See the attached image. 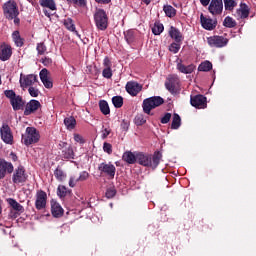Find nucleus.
Masks as SVG:
<instances>
[{"instance_id": "nucleus-1", "label": "nucleus", "mask_w": 256, "mask_h": 256, "mask_svg": "<svg viewBox=\"0 0 256 256\" xmlns=\"http://www.w3.org/2000/svg\"><path fill=\"white\" fill-rule=\"evenodd\" d=\"M3 11L6 19L14 20V25H19V9L15 1H8L3 5Z\"/></svg>"}, {"instance_id": "nucleus-2", "label": "nucleus", "mask_w": 256, "mask_h": 256, "mask_svg": "<svg viewBox=\"0 0 256 256\" xmlns=\"http://www.w3.org/2000/svg\"><path fill=\"white\" fill-rule=\"evenodd\" d=\"M163 103H165V101L161 96H153L143 100L142 109L146 115H153L151 110L163 105Z\"/></svg>"}, {"instance_id": "nucleus-3", "label": "nucleus", "mask_w": 256, "mask_h": 256, "mask_svg": "<svg viewBox=\"0 0 256 256\" xmlns=\"http://www.w3.org/2000/svg\"><path fill=\"white\" fill-rule=\"evenodd\" d=\"M5 97L9 99L10 105L13 108V111H21L25 106V101H23V97L17 95L13 90H6L4 92Z\"/></svg>"}, {"instance_id": "nucleus-4", "label": "nucleus", "mask_w": 256, "mask_h": 256, "mask_svg": "<svg viewBox=\"0 0 256 256\" xmlns=\"http://www.w3.org/2000/svg\"><path fill=\"white\" fill-rule=\"evenodd\" d=\"M39 139H41V135L35 127H27L25 133L22 135V142L27 147L33 145V143H39Z\"/></svg>"}, {"instance_id": "nucleus-5", "label": "nucleus", "mask_w": 256, "mask_h": 256, "mask_svg": "<svg viewBox=\"0 0 256 256\" xmlns=\"http://www.w3.org/2000/svg\"><path fill=\"white\" fill-rule=\"evenodd\" d=\"M94 21L97 29L100 31H105L109 25V19L107 18V13H105V10L98 9L94 14Z\"/></svg>"}, {"instance_id": "nucleus-6", "label": "nucleus", "mask_w": 256, "mask_h": 256, "mask_svg": "<svg viewBox=\"0 0 256 256\" xmlns=\"http://www.w3.org/2000/svg\"><path fill=\"white\" fill-rule=\"evenodd\" d=\"M98 170L100 171L101 175H105L108 177V179H114L117 168H115V165H113L111 162H102L99 164Z\"/></svg>"}, {"instance_id": "nucleus-7", "label": "nucleus", "mask_w": 256, "mask_h": 256, "mask_svg": "<svg viewBox=\"0 0 256 256\" xmlns=\"http://www.w3.org/2000/svg\"><path fill=\"white\" fill-rule=\"evenodd\" d=\"M41 7H44L43 13L46 17H51L55 15V11H57V4H55V0H40Z\"/></svg>"}, {"instance_id": "nucleus-8", "label": "nucleus", "mask_w": 256, "mask_h": 256, "mask_svg": "<svg viewBox=\"0 0 256 256\" xmlns=\"http://www.w3.org/2000/svg\"><path fill=\"white\" fill-rule=\"evenodd\" d=\"M20 87L25 91L27 87H33L35 83H37V75L35 74H28V75H20Z\"/></svg>"}, {"instance_id": "nucleus-9", "label": "nucleus", "mask_w": 256, "mask_h": 256, "mask_svg": "<svg viewBox=\"0 0 256 256\" xmlns=\"http://www.w3.org/2000/svg\"><path fill=\"white\" fill-rule=\"evenodd\" d=\"M12 181L16 185H20L21 183H25V181H27V173L25 172V168L23 166H19L15 169L12 176Z\"/></svg>"}, {"instance_id": "nucleus-10", "label": "nucleus", "mask_w": 256, "mask_h": 256, "mask_svg": "<svg viewBox=\"0 0 256 256\" xmlns=\"http://www.w3.org/2000/svg\"><path fill=\"white\" fill-rule=\"evenodd\" d=\"M35 207L38 211L47 207V193H45V191L39 190L36 193Z\"/></svg>"}, {"instance_id": "nucleus-11", "label": "nucleus", "mask_w": 256, "mask_h": 256, "mask_svg": "<svg viewBox=\"0 0 256 256\" xmlns=\"http://www.w3.org/2000/svg\"><path fill=\"white\" fill-rule=\"evenodd\" d=\"M1 139L6 143L7 145H13V134L11 133V128L9 125L4 124L1 129Z\"/></svg>"}, {"instance_id": "nucleus-12", "label": "nucleus", "mask_w": 256, "mask_h": 256, "mask_svg": "<svg viewBox=\"0 0 256 256\" xmlns=\"http://www.w3.org/2000/svg\"><path fill=\"white\" fill-rule=\"evenodd\" d=\"M40 81H42L46 89H53V81H51V75L47 68H43L39 73Z\"/></svg>"}, {"instance_id": "nucleus-13", "label": "nucleus", "mask_w": 256, "mask_h": 256, "mask_svg": "<svg viewBox=\"0 0 256 256\" xmlns=\"http://www.w3.org/2000/svg\"><path fill=\"white\" fill-rule=\"evenodd\" d=\"M190 103L192 107H196V109H205L207 107V98L203 95H196L191 97Z\"/></svg>"}, {"instance_id": "nucleus-14", "label": "nucleus", "mask_w": 256, "mask_h": 256, "mask_svg": "<svg viewBox=\"0 0 256 256\" xmlns=\"http://www.w3.org/2000/svg\"><path fill=\"white\" fill-rule=\"evenodd\" d=\"M87 179H89V172L87 171H83L79 174V176L76 175H71L68 185L69 187H76L77 183H79L80 181H87Z\"/></svg>"}, {"instance_id": "nucleus-15", "label": "nucleus", "mask_w": 256, "mask_h": 256, "mask_svg": "<svg viewBox=\"0 0 256 256\" xmlns=\"http://www.w3.org/2000/svg\"><path fill=\"white\" fill-rule=\"evenodd\" d=\"M228 43L229 40L222 36H214L208 38V44L210 47H225Z\"/></svg>"}, {"instance_id": "nucleus-16", "label": "nucleus", "mask_w": 256, "mask_h": 256, "mask_svg": "<svg viewBox=\"0 0 256 256\" xmlns=\"http://www.w3.org/2000/svg\"><path fill=\"white\" fill-rule=\"evenodd\" d=\"M208 9L212 15H221L223 12V0H212Z\"/></svg>"}, {"instance_id": "nucleus-17", "label": "nucleus", "mask_w": 256, "mask_h": 256, "mask_svg": "<svg viewBox=\"0 0 256 256\" xmlns=\"http://www.w3.org/2000/svg\"><path fill=\"white\" fill-rule=\"evenodd\" d=\"M166 89L170 93H177V89H179V77L171 76L165 83Z\"/></svg>"}, {"instance_id": "nucleus-18", "label": "nucleus", "mask_w": 256, "mask_h": 256, "mask_svg": "<svg viewBox=\"0 0 256 256\" xmlns=\"http://www.w3.org/2000/svg\"><path fill=\"white\" fill-rule=\"evenodd\" d=\"M13 169V164L11 162L0 159V179H5L7 173H13Z\"/></svg>"}, {"instance_id": "nucleus-19", "label": "nucleus", "mask_w": 256, "mask_h": 256, "mask_svg": "<svg viewBox=\"0 0 256 256\" xmlns=\"http://www.w3.org/2000/svg\"><path fill=\"white\" fill-rule=\"evenodd\" d=\"M234 17L239 19H247L249 17V6L245 3H241L240 7L234 12Z\"/></svg>"}, {"instance_id": "nucleus-20", "label": "nucleus", "mask_w": 256, "mask_h": 256, "mask_svg": "<svg viewBox=\"0 0 256 256\" xmlns=\"http://www.w3.org/2000/svg\"><path fill=\"white\" fill-rule=\"evenodd\" d=\"M141 89H143V86L137 82H128L126 84V91L129 95H132V97L137 96Z\"/></svg>"}, {"instance_id": "nucleus-21", "label": "nucleus", "mask_w": 256, "mask_h": 256, "mask_svg": "<svg viewBox=\"0 0 256 256\" xmlns=\"http://www.w3.org/2000/svg\"><path fill=\"white\" fill-rule=\"evenodd\" d=\"M200 21L203 29H206L207 31H213L215 27H217V22L213 21L211 18H207L201 14Z\"/></svg>"}, {"instance_id": "nucleus-22", "label": "nucleus", "mask_w": 256, "mask_h": 256, "mask_svg": "<svg viewBox=\"0 0 256 256\" xmlns=\"http://www.w3.org/2000/svg\"><path fill=\"white\" fill-rule=\"evenodd\" d=\"M40 107H41V102L37 100H30L26 104L24 115H31V113H35V111H37V109H39Z\"/></svg>"}, {"instance_id": "nucleus-23", "label": "nucleus", "mask_w": 256, "mask_h": 256, "mask_svg": "<svg viewBox=\"0 0 256 256\" xmlns=\"http://www.w3.org/2000/svg\"><path fill=\"white\" fill-rule=\"evenodd\" d=\"M51 211L54 217H62L63 216V207L59 202L52 200L51 201Z\"/></svg>"}, {"instance_id": "nucleus-24", "label": "nucleus", "mask_w": 256, "mask_h": 256, "mask_svg": "<svg viewBox=\"0 0 256 256\" xmlns=\"http://www.w3.org/2000/svg\"><path fill=\"white\" fill-rule=\"evenodd\" d=\"M177 69L178 71H180V73H184V75H190V73H193V71H195V65L190 64L186 66L183 63H178Z\"/></svg>"}, {"instance_id": "nucleus-25", "label": "nucleus", "mask_w": 256, "mask_h": 256, "mask_svg": "<svg viewBox=\"0 0 256 256\" xmlns=\"http://www.w3.org/2000/svg\"><path fill=\"white\" fill-rule=\"evenodd\" d=\"M9 57H11V47L4 44L0 47V59L1 61H7Z\"/></svg>"}, {"instance_id": "nucleus-26", "label": "nucleus", "mask_w": 256, "mask_h": 256, "mask_svg": "<svg viewBox=\"0 0 256 256\" xmlns=\"http://www.w3.org/2000/svg\"><path fill=\"white\" fill-rule=\"evenodd\" d=\"M137 161L140 165H143L144 167H150L151 156L145 155L143 153L137 154Z\"/></svg>"}, {"instance_id": "nucleus-27", "label": "nucleus", "mask_w": 256, "mask_h": 256, "mask_svg": "<svg viewBox=\"0 0 256 256\" xmlns=\"http://www.w3.org/2000/svg\"><path fill=\"white\" fill-rule=\"evenodd\" d=\"M169 35L172 39L176 41V43H181V41H183V36L181 35V32L175 27L170 28Z\"/></svg>"}, {"instance_id": "nucleus-28", "label": "nucleus", "mask_w": 256, "mask_h": 256, "mask_svg": "<svg viewBox=\"0 0 256 256\" xmlns=\"http://www.w3.org/2000/svg\"><path fill=\"white\" fill-rule=\"evenodd\" d=\"M64 26L66 27V29H68V31H71L72 33H75V35L80 37L79 32H77V30L75 29V23L73 22V19L71 18L64 19Z\"/></svg>"}, {"instance_id": "nucleus-29", "label": "nucleus", "mask_w": 256, "mask_h": 256, "mask_svg": "<svg viewBox=\"0 0 256 256\" xmlns=\"http://www.w3.org/2000/svg\"><path fill=\"white\" fill-rule=\"evenodd\" d=\"M162 157L163 154H161V152H156L151 158V165L149 167H151L152 169H157Z\"/></svg>"}, {"instance_id": "nucleus-30", "label": "nucleus", "mask_w": 256, "mask_h": 256, "mask_svg": "<svg viewBox=\"0 0 256 256\" xmlns=\"http://www.w3.org/2000/svg\"><path fill=\"white\" fill-rule=\"evenodd\" d=\"M123 161L129 163V165H133L137 161V156L132 152H125L122 156Z\"/></svg>"}, {"instance_id": "nucleus-31", "label": "nucleus", "mask_w": 256, "mask_h": 256, "mask_svg": "<svg viewBox=\"0 0 256 256\" xmlns=\"http://www.w3.org/2000/svg\"><path fill=\"white\" fill-rule=\"evenodd\" d=\"M64 125L68 131H73L77 125V120H75L73 117H67L64 119Z\"/></svg>"}, {"instance_id": "nucleus-32", "label": "nucleus", "mask_w": 256, "mask_h": 256, "mask_svg": "<svg viewBox=\"0 0 256 256\" xmlns=\"http://www.w3.org/2000/svg\"><path fill=\"white\" fill-rule=\"evenodd\" d=\"M99 107H100V111H101V113H103V115H109V113H111V109L109 108V103H107V101L101 100L99 102Z\"/></svg>"}, {"instance_id": "nucleus-33", "label": "nucleus", "mask_w": 256, "mask_h": 256, "mask_svg": "<svg viewBox=\"0 0 256 256\" xmlns=\"http://www.w3.org/2000/svg\"><path fill=\"white\" fill-rule=\"evenodd\" d=\"M163 11L166 17H175V15H177V10H175V8H173L171 5H165L163 7Z\"/></svg>"}, {"instance_id": "nucleus-34", "label": "nucleus", "mask_w": 256, "mask_h": 256, "mask_svg": "<svg viewBox=\"0 0 256 256\" xmlns=\"http://www.w3.org/2000/svg\"><path fill=\"white\" fill-rule=\"evenodd\" d=\"M12 38L16 47H23V39L21 38L19 31H14L12 34Z\"/></svg>"}, {"instance_id": "nucleus-35", "label": "nucleus", "mask_w": 256, "mask_h": 256, "mask_svg": "<svg viewBox=\"0 0 256 256\" xmlns=\"http://www.w3.org/2000/svg\"><path fill=\"white\" fill-rule=\"evenodd\" d=\"M63 157L64 159H74L75 158V152H73V148L71 146L66 147L63 151Z\"/></svg>"}, {"instance_id": "nucleus-36", "label": "nucleus", "mask_w": 256, "mask_h": 256, "mask_svg": "<svg viewBox=\"0 0 256 256\" xmlns=\"http://www.w3.org/2000/svg\"><path fill=\"white\" fill-rule=\"evenodd\" d=\"M211 69H213V64H211L209 61H204L198 66V71L207 72L211 71Z\"/></svg>"}, {"instance_id": "nucleus-37", "label": "nucleus", "mask_w": 256, "mask_h": 256, "mask_svg": "<svg viewBox=\"0 0 256 256\" xmlns=\"http://www.w3.org/2000/svg\"><path fill=\"white\" fill-rule=\"evenodd\" d=\"M171 127L172 129H179V127H181V116H179V114L173 115Z\"/></svg>"}, {"instance_id": "nucleus-38", "label": "nucleus", "mask_w": 256, "mask_h": 256, "mask_svg": "<svg viewBox=\"0 0 256 256\" xmlns=\"http://www.w3.org/2000/svg\"><path fill=\"white\" fill-rule=\"evenodd\" d=\"M224 6L226 11H233L237 7V2L235 0H224Z\"/></svg>"}, {"instance_id": "nucleus-39", "label": "nucleus", "mask_w": 256, "mask_h": 256, "mask_svg": "<svg viewBox=\"0 0 256 256\" xmlns=\"http://www.w3.org/2000/svg\"><path fill=\"white\" fill-rule=\"evenodd\" d=\"M69 193V189L63 185H59L57 188V195L60 198L67 197V194Z\"/></svg>"}, {"instance_id": "nucleus-40", "label": "nucleus", "mask_w": 256, "mask_h": 256, "mask_svg": "<svg viewBox=\"0 0 256 256\" xmlns=\"http://www.w3.org/2000/svg\"><path fill=\"white\" fill-rule=\"evenodd\" d=\"M8 203L11 207L14 208L15 211H23V206L19 204V202H17L15 199H8Z\"/></svg>"}, {"instance_id": "nucleus-41", "label": "nucleus", "mask_w": 256, "mask_h": 256, "mask_svg": "<svg viewBox=\"0 0 256 256\" xmlns=\"http://www.w3.org/2000/svg\"><path fill=\"white\" fill-rule=\"evenodd\" d=\"M223 25H224V27H228L229 29H231V28L235 27V25H237V22H235V20L233 18L227 16L224 19Z\"/></svg>"}, {"instance_id": "nucleus-42", "label": "nucleus", "mask_w": 256, "mask_h": 256, "mask_svg": "<svg viewBox=\"0 0 256 256\" xmlns=\"http://www.w3.org/2000/svg\"><path fill=\"white\" fill-rule=\"evenodd\" d=\"M112 103H113L114 107H116L117 109L123 107V97H121V96H114L112 98Z\"/></svg>"}, {"instance_id": "nucleus-43", "label": "nucleus", "mask_w": 256, "mask_h": 256, "mask_svg": "<svg viewBox=\"0 0 256 256\" xmlns=\"http://www.w3.org/2000/svg\"><path fill=\"white\" fill-rule=\"evenodd\" d=\"M54 175L58 181H65L67 179L65 172L59 168L55 170Z\"/></svg>"}, {"instance_id": "nucleus-44", "label": "nucleus", "mask_w": 256, "mask_h": 256, "mask_svg": "<svg viewBox=\"0 0 256 256\" xmlns=\"http://www.w3.org/2000/svg\"><path fill=\"white\" fill-rule=\"evenodd\" d=\"M36 51L38 55H45V53H47V46L45 45V43L40 42L36 46Z\"/></svg>"}, {"instance_id": "nucleus-45", "label": "nucleus", "mask_w": 256, "mask_h": 256, "mask_svg": "<svg viewBox=\"0 0 256 256\" xmlns=\"http://www.w3.org/2000/svg\"><path fill=\"white\" fill-rule=\"evenodd\" d=\"M165 28L163 27V24H159L157 23L156 25H154V27L152 28V33H154L155 35H161V33H163V30Z\"/></svg>"}, {"instance_id": "nucleus-46", "label": "nucleus", "mask_w": 256, "mask_h": 256, "mask_svg": "<svg viewBox=\"0 0 256 256\" xmlns=\"http://www.w3.org/2000/svg\"><path fill=\"white\" fill-rule=\"evenodd\" d=\"M179 49H181V44H179V42H174L169 47L171 53H179Z\"/></svg>"}, {"instance_id": "nucleus-47", "label": "nucleus", "mask_w": 256, "mask_h": 256, "mask_svg": "<svg viewBox=\"0 0 256 256\" xmlns=\"http://www.w3.org/2000/svg\"><path fill=\"white\" fill-rule=\"evenodd\" d=\"M125 39L127 43H133V37H134V32L133 30H128L124 32Z\"/></svg>"}, {"instance_id": "nucleus-48", "label": "nucleus", "mask_w": 256, "mask_h": 256, "mask_svg": "<svg viewBox=\"0 0 256 256\" xmlns=\"http://www.w3.org/2000/svg\"><path fill=\"white\" fill-rule=\"evenodd\" d=\"M40 63H42V65H44V67H50V65H53V59L45 56L40 60Z\"/></svg>"}, {"instance_id": "nucleus-49", "label": "nucleus", "mask_w": 256, "mask_h": 256, "mask_svg": "<svg viewBox=\"0 0 256 256\" xmlns=\"http://www.w3.org/2000/svg\"><path fill=\"white\" fill-rule=\"evenodd\" d=\"M28 92L31 97H39V89H37L33 86H30L28 88Z\"/></svg>"}, {"instance_id": "nucleus-50", "label": "nucleus", "mask_w": 256, "mask_h": 256, "mask_svg": "<svg viewBox=\"0 0 256 256\" xmlns=\"http://www.w3.org/2000/svg\"><path fill=\"white\" fill-rule=\"evenodd\" d=\"M117 194V190L115 188H108L106 191L107 199H113V197Z\"/></svg>"}, {"instance_id": "nucleus-51", "label": "nucleus", "mask_w": 256, "mask_h": 256, "mask_svg": "<svg viewBox=\"0 0 256 256\" xmlns=\"http://www.w3.org/2000/svg\"><path fill=\"white\" fill-rule=\"evenodd\" d=\"M102 75L105 79H111L113 77V71H111V68H104Z\"/></svg>"}, {"instance_id": "nucleus-52", "label": "nucleus", "mask_w": 256, "mask_h": 256, "mask_svg": "<svg viewBox=\"0 0 256 256\" xmlns=\"http://www.w3.org/2000/svg\"><path fill=\"white\" fill-rule=\"evenodd\" d=\"M103 150L105 153H108V155H111V153H113V146L110 143L105 142L103 144Z\"/></svg>"}, {"instance_id": "nucleus-53", "label": "nucleus", "mask_w": 256, "mask_h": 256, "mask_svg": "<svg viewBox=\"0 0 256 256\" xmlns=\"http://www.w3.org/2000/svg\"><path fill=\"white\" fill-rule=\"evenodd\" d=\"M136 125H145L147 123V120L142 115H139L135 118Z\"/></svg>"}, {"instance_id": "nucleus-54", "label": "nucleus", "mask_w": 256, "mask_h": 256, "mask_svg": "<svg viewBox=\"0 0 256 256\" xmlns=\"http://www.w3.org/2000/svg\"><path fill=\"white\" fill-rule=\"evenodd\" d=\"M74 141L76 143H80V145H83V143H85V139L83 138V136H81V134L78 133L74 134Z\"/></svg>"}, {"instance_id": "nucleus-55", "label": "nucleus", "mask_w": 256, "mask_h": 256, "mask_svg": "<svg viewBox=\"0 0 256 256\" xmlns=\"http://www.w3.org/2000/svg\"><path fill=\"white\" fill-rule=\"evenodd\" d=\"M171 121V113H166L162 118H161V123L163 125H166V123H169Z\"/></svg>"}, {"instance_id": "nucleus-56", "label": "nucleus", "mask_w": 256, "mask_h": 256, "mask_svg": "<svg viewBox=\"0 0 256 256\" xmlns=\"http://www.w3.org/2000/svg\"><path fill=\"white\" fill-rule=\"evenodd\" d=\"M103 66L105 67V69H111L112 63L108 57L104 58Z\"/></svg>"}, {"instance_id": "nucleus-57", "label": "nucleus", "mask_w": 256, "mask_h": 256, "mask_svg": "<svg viewBox=\"0 0 256 256\" xmlns=\"http://www.w3.org/2000/svg\"><path fill=\"white\" fill-rule=\"evenodd\" d=\"M109 135H111L110 128H104L102 130V139H107V137H109Z\"/></svg>"}, {"instance_id": "nucleus-58", "label": "nucleus", "mask_w": 256, "mask_h": 256, "mask_svg": "<svg viewBox=\"0 0 256 256\" xmlns=\"http://www.w3.org/2000/svg\"><path fill=\"white\" fill-rule=\"evenodd\" d=\"M67 3H74L76 5H85V0H66Z\"/></svg>"}, {"instance_id": "nucleus-59", "label": "nucleus", "mask_w": 256, "mask_h": 256, "mask_svg": "<svg viewBox=\"0 0 256 256\" xmlns=\"http://www.w3.org/2000/svg\"><path fill=\"white\" fill-rule=\"evenodd\" d=\"M121 128H122L124 131H127V129H129V122L123 120L122 123H121Z\"/></svg>"}, {"instance_id": "nucleus-60", "label": "nucleus", "mask_w": 256, "mask_h": 256, "mask_svg": "<svg viewBox=\"0 0 256 256\" xmlns=\"http://www.w3.org/2000/svg\"><path fill=\"white\" fill-rule=\"evenodd\" d=\"M96 3H100L102 5H107L109 3H111V0H95Z\"/></svg>"}, {"instance_id": "nucleus-61", "label": "nucleus", "mask_w": 256, "mask_h": 256, "mask_svg": "<svg viewBox=\"0 0 256 256\" xmlns=\"http://www.w3.org/2000/svg\"><path fill=\"white\" fill-rule=\"evenodd\" d=\"M201 5H203L204 7H207V5H209V3H211V0H200Z\"/></svg>"}, {"instance_id": "nucleus-62", "label": "nucleus", "mask_w": 256, "mask_h": 256, "mask_svg": "<svg viewBox=\"0 0 256 256\" xmlns=\"http://www.w3.org/2000/svg\"><path fill=\"white\" fill-rule=\"evenodd\" d=\"M10 159H12V161H16L17 160V155L13 152L10 153Z\"/></svg>"}, {"instance_id": "nucleus-63", "label": "nucleus", "mask_w": 256, "mask_h": 256, "mask_svg": "<svg viewBox=\"0 0 256 256\" xmlns=\"http://www.w3.org/2000/svg\"><path fill=\"white\" fill-rule=\"evenodd\" d=\"M143 3H145L146 5H149V3H151V0H142Z\"/></svg>"}, {"instance_id": "nucleus-64", "label": "nucleus", "mask_w": 256, "mask_h": 256, "mask_svg": "<svg viewBox=\"0 0 256 256\" xmlns=\"http://www.w3.org/2000/svg\"><path fill=\"white\" fill-rule=\"evenodd\" d=\"M63 147H67V143H63Z\"/></svg>"}]
</instances>
